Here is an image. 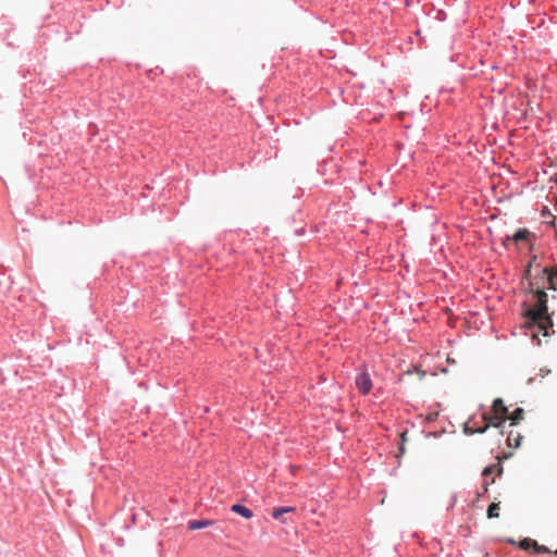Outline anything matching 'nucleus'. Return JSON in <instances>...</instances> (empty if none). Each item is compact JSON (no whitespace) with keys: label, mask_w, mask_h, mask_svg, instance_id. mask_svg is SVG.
I'll use <instances>...</instances> for the list:
<instances>
[{"label":"nucleus","mask_w":557,"mask_h":557,"mask_svg":"<svg viewBox=\"0 0 557 557\" xmlns=\"http://www.w3.org/2000/svg\"><path fill=\"white\" fill-rule=\"evenodd\" d=\"M524 411L522 408L515 409L510 414H508L507 420H510V425H517L519 421L523 419Z\"/></svg>","instance_id":"nucleus-12"},{"label":"nucleus","mask_w":557,"mask_h":557,"mask_svg":"<svg viewBox=\"0 0 557 557\" xmlns=\"http://www.w3.org/2000/svg\"><path fill=\"white\" fill-rule=\"evenodd\" d=\"M519 547L523 550H530L532 548L533 552L537 554L552 553L549 548L544 545H540L535 540L532 539H523L519 542Z\"/></svg>","instance_id":"nucleus-4"},{"label":"nucleus","mask_w":557,"mask_h":557,"mask_svg":"<svg viewBox=\"0 0 557 557\" xmlns=\"http://www.w3.org/2000/svg\"><path fill=\"white\" fill-rule=\"evenodd\" d=\"M406 435H407V433H406V432H403V433L400 434V438H401V444H400V446H399V451H400V454H404V453H405V442H406V440H407V438H406Z\"/></svg>","instance_id":"nucleus-15"},{"label":"nucleus","mask_w":557,"mask_h":557,"mask_svg":"<svg viewBox=\"0 0 557 557\" xmlns=\"http://www.w3.org/2000/svg\"><path fill=\"white\" fill-rule=\"evenodd\" d=\"M482 420L484 422V425L482 428H473L469 426V424L465 425V433L472 435L475 433H484L490 426L499 428L507 419L502 416H496L494 412L492 414L483 413Z\"/></svg>","instance_id":"nucleus-2"},{"label":"nucleus","mask_w":557,"mask_h":557,"mask_svg":"<svg viewBox=\"0 0 557 557\" xmlns=\"http://www.w3.org/2000/svg\"><path fill=\"white\" fill-rule=\"evenodd\" d=\"M522 438L523 437L521 436L520 433L513 432V431H509V434H508V437H507L508 446L516 447V448L519 447Z\"/></svg>","instance_id":"nucleus-11"},{"label":"nucleus","mask_w":557,"mask_h":557,"mask_svg":"<svg viewBox=\"0 0 557 557\" xmlns=\"http://www.w3.org/2000/svg\"><path fill=\"white\" fill-rule=\"evenodd\" d=\"M492 412H494L496 416H502L506 419L508 418V409L505 406L503 399H500V398H496L493 401Z\"/></svg>","instance_id":"nucleus-9"},{"label":"nucleus","mask_w":557,"mask_h":557,"mask_svg":"<svg viewBox=\"0 0 557 557\" xmlns=\"http://www.w3.org/2000/svg\"><path fill=\"white\" fill-rule=\"evenodd\" d=\"M231 510L235 513L240 515L242 517H244L246 519H250L253 516L252 511L249 508H247L243 505H239V504L233 505L231 507Z\"/></svg>","instance_id":"nucleus-10"},{"label":"nucleus","mask_w":557,"mask_h":557,"mask_svg":"<svg viewBox=\"0 0 557 557\" xmlns=\"http://www.w3.org/2000/svg\"><path fill=\"white\" fill-rule=\"evenodd\" d=\"M356 385L362 394H368L372 388V382L369 374L363 371L356 377Z\"/></svg>","instance_id":"nucleus-5"},{"label":"nucleus","mask_w":557,"mask_h":557,"mask_svg":"<svg viewBox=\"0 0 557 557\" xmlns=\"http://www.w3.org/2000/svg\"><path fill=\"white\" fill-rule=\"evenodd\" d=\"M530 236L531 233L528 230L521 228L517 231L512 236H507L504 240V244L507 245V243L512 242L516 245H519L522 242H529Z\"/></svg>","instance_id":"nucleus-7"},{"label":"nucleus","mask_w":557,"mask_h":557,"mask_svg":"<svg viewBox=\"0 0 557 557\" xmlns=\"http://www.w3.org/2000/svg\"><path fill=\"white\" fill-rule=\"evenodd\" d=\"M499 504L498 503H492L487 508V518H498L499 517Z\"/></svg>","instance_id":"nucleus-14"},{"label":"nucleus","mask_w":557,"mask_h":557,"mask_svg":"<svg viewBox=\"0 0 557 557\" xmlns=\"http://www.w3.org/2000/svg\"><path fill=\"white\" fill-rule=\"evenodd\" d=\"M554 554H555V555H557V549H556V550H554Z\"/></svg>","instance_id":"nucleus-16"},{"label":"nucleus","mask_w":557,"mask_h":557,"mask_svg":"<svg viewBox=\"0 0 557 557\" xmlns=\"http://www.w3.org/2000/svg\"><path fill=\"white\" fill-rule=\"evenodd\" d=\"M495 471L497 472L498 475H500L503 473V467H502L499 461L496 465H492V466L486 467L482 471V475L484 476V481H483V490H484V492H487L488 486L494 483V479H492L491 481H487L486 476H488L490 474L494 473Z\"/></svg>","instance_id":"nucleus-6"},{"label":"nucleus","mask_w":557,"mask_h":557,"mask_svg":"<svg viewBox=\"0 0 557 557\" xmlns=\"http://www.w3.org/2000/svg\"><path fill=\"white\" fill-rule=\"evenodd\" d=\"M212 524V521L211 520H207V519H203V520H191L188 522V529L189 530H199V529H203V528H207L209 525Z\"/></svg>","instance_id":"nucleus-13"},{"label":"nucleus","mask_w":557,"mask_h":557,"mask_svg":"<svg viewBox=\"0 0 557 557\" xmlns=\"http://www.w3.org/2000/svg\"><path fill=\"white\" fill-rule=\"evenodd\" d=\"M533 304L525 310V318L544 331V335H547V329L553 326L552 319L548 314L547 308V294L545 293V286H537L533 292Z\"/></svg>","instance_id":"nucleus-1"},{"label":"nucleus","mask_w":557,"mask_h":557,"mask_svg":"<svg viewBox=\"0 0 557 557\" xmlns=\"http://www.w3.org/2000/svg\"><path fill=\"white\" fill-rule=\"evenodd\" d=\"M540 282H531V286H545V289L556 290V282H557V268H544L542 269V275L539 277Z\"/></svg>","instance_id":"nucleus-3"},{"label":"nucleus","mask_w":557,"mask_h":557,"mask_svg":"<svg viewBox=\"0 0 557 557\" xmlns=\"http://www.w3.org/2000/svg\"><path fill=\"white\" fill-rule=\"evenodd\" d=\"M296 511V508L295 507H278V508H274L273 511H272V517L276 520H280L281 523L283 524H287L289 523V519L287 517H285L286 513H290V512H295Z\"/></svg>","instance_id":"nucleus-8"}]
</instances>
